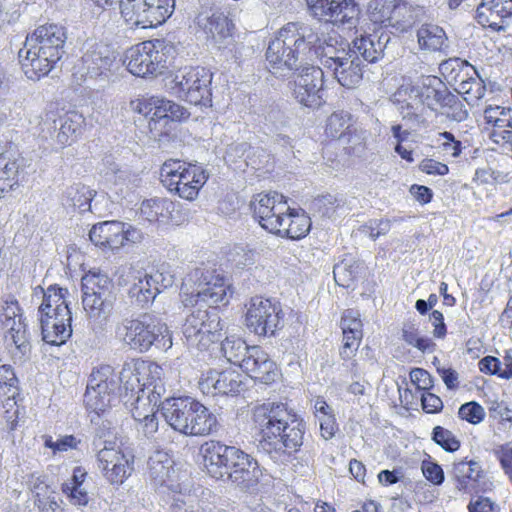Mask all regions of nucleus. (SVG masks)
I'll use <instances>...</instances> for the list:
<instances>
[{"instance_id":"obj_19","label":"nucleus","mask_w":512,"mask_h":512,"mask_svg":"<svg viewBox=\"0 0 512 512\" xmlns=\"http://www.w3.org/2000/svg\"><path fill=\"white\" fill-rule=\"evenodd\" d=\"M29 161L12 144L0 145V198L22 185L29 175Z\"/></svg>"},{"instance_id":"obj_27","label":"nucleus","mask_w":512,"mask_h":512,"mask_svg":"<svg viewBox=\"0 0 512 512\" xmlns=\"http://www.w3.org/2000/svg\"><path fill=\"white\" fill-rule=\"evenodd\" d=\"M42 339L45 343L60 346L72 335V313L69 307L58 308V312L40 315Z\"/></svg>"},{"instance_id":"obj_7","label":"nucleus","mask_w":512,"mask_h":512,"mask_svg":"<svg viewBox=\"0 0 512 512\" xmlns=\"http://www.w3.org/2000/svg\"><path fill=\"white\" fill-rule=\"evenodd\" d=\"M124 341L131 349L146 352L152 347L168 350L172 347V337L167 325L158 317L145 313L137 319H124Z\"/></svg>"},{"instance_id":"obj_40","label":"nucleus","mask_w":512,"mask_h":512,"mask_svg":"<svg viewBox=\"0 0 512 512\" xmlns=\"http://www.w3.org/2000/svg\"><path fill=\"white\" fill-rule=\"evenodd\" d=\"M106 412L94 413L91 417V424L94 426V438L92 441V450L97 455L100 449L118 448L116 442V432L113 423L103 418Z\"/></svg>"},{"instance_id":"obj_21","label":"nucleus","mask_w":512,"mask_h":512,"mask_svg":"<svg viewBox=\"0 0 512 512\" xmlns=\"http://www.w3.org/2000/svg\"><path fill=\"white\" fill-rule=\"evenodd\" d=\"M143 106L144 110L141 108L139 111L150 115L149 129L154 138L167 135L161 127L166 126L169 121L181 122L190 117V112L185 107L163 97L152 96Z\"/></svg>"},{"instance_id":"obj_37","label":"nucleus","mask_w":512,"mask_h":512,"mask_svg":"<svg viewBox=\"0 0 512 512\" xmlns=\"http://www.w3.org/2000/svg\"><path fill=\"white\" fill-rule=\"evenodd\" d=\"M97 193L81 183L68 186L62 193L61 203L65 207L78 209L80 213L98 212V199L94 200Z\"/></svg>"},{"instance_id":"obj_45","label":"nucleus","mask_w":512,"mask_h":512,"mask_svg":"<svg viewBox=\"0 0 512 512\" xmlns=\"http://www.w3.org/2000/svg\"><path fill=\"white\" fill-rule=\"evenodd\" d=\"M40 290L42 293V303L39 306L38 313L40 315L56 313L58 308L69 307L66 300L68 290L57 284L50 285L46 290L38 286L35 291Z\"/></svg>"},{"instance_id":"obj_46","label":"nucleus","mask_w":512,"mask_h":512,"mask_svg":"<svg viewBox=\"0 0 512 512\" xmlns=\"http://www.w3.org/2000/svg\"><path fill=\"white\" fill-rule=\"evenodd\" d=\"M120 13L131 27H147V0H120Z\"/></svg>"},{"instance_id":"obj_14","label":"nucleus","mask_w":512,"mask_h":512,"mask_svg":"<svg viewBox=\"0 0 512 512\" xmlns=\"http://www.w3.org/2000/svg\"><path fill=\"white\" fill-rule=\"evenodd\" d=\"M196 22L227 58L237 61L242 57L244 45L235 41L232 33L234 24L223 12H201L196 17Z\"/></svg>"},{"instance_id":"obj_60","label":"nucleus","mask_w":512,"mask_h":512,"mask_svg":"<svg viewBox=\"0 0 512 512\" xmlns=\"http://www.w3.org/2000/svg\"><path fill=\"white\" fill-rule=\"evenodd\" d=\"M458 416L470 424H479L485 418L484 408L476 401L462 404L458 410Z\"/></svg>"},{"instance_id":"obj_9","label":"nucleus","mask_w":512,"mask_h":512,"mask_svg":"<svg viewBox=\"0 0 512 512\" xmlns=\"http://www.w3.org/2000/svg\"><path fill=\"white\" fill-rule=\"evenodd\" d=\"M160 179L165 188L185 200L195 199L208 179L202 166L169 159L160 169Z\"/></svg>"},{"instance_id":"obj_38","label":"nucleus","mask_w":512,"mask_h":512,"mask_svg":"<svg viewBox=\"0 0 512 512\" xmlns=\"http://www.w3.org/2000/svg\"><path fill=\"white\" fill-rule=\"evenodd\" d=\"M419 50L424 53H447L448 37L445 30L436 24H422L416 33Z\"/></svg>"},{"instance_id":"obj_29","label":"nucleus","mask_w":512,"mask_h":512,"mask_svg":"<svg viewBox=\"0 0 512 512\" xmlns=\"http://www.w3.org/2000/svg\"><path fill=\"white\" fill-rule=\"evenodd\" d=\"M391 101L397 106L404 121L418 127L425 123V118L420 112L424 103H422L419 83L400 86L393 94Z\"/></svg>"},{"instance_id":"obj_42","label":"nucleus","mask_w":512,"mask_h":512,"mask_svg":"<svg viewBox=\"0 0 512 512\" xmlns=\"http://www.w3.org/2000/svg\"><path fill=\"white\" fill-rule=\"evenodd\" d=\"M484 119L487 124L495 127L494 135L501 137L512 145V112L511 109L501 106H489L484 110Z\"/></svg>"},{"instance_id":"obj_32","label":"nucleus","mask_w":512,"mask_h":512,"mask_svg":"<svg viewBox=\"0 0 512 512\" xmlns=\"http://www.w3.org/2000/svg\"><path fill=\"white\" fill-rule=\"evenodd\" d=\"M248 376L262 384H272L279 376L277 364L260 347L252 346L241 368Z\"/></svg>"},{"instance_id":"obj_26","label":"nucleus","mask_w":512,"mask_h":512,"mask_svg":"<svg viewBox=\"0 0 512 512\" xmlns=\"http://www.w3.org/2000/svg\"><path fill=\"white\" fill-rule=\"evenodd\" d=\"M199 386L204 394L236 396L244 390L245 383L242 374L234 369H209L203 374Z\"/></svg>"},{"instance_id":"obj_28","label":"nucleus","mask_w":512,"mask_h":512,"mask_svg":"<svg viewBox=\"0 0 512 512\" xmlns=\"http://www.w3.org/2000/svg\"><path fill=\"white\" fill-rule=\"evenodd\" d=\"M174 284V275L170 272L157 270L152 274H146L129 289V297L141 308L154 301L157 294Z\"/></svg>"},{"instance_id":"obj_55","label":"nucleus","mask_w":512,"mask_h":512,"mask_svg":"<svg viewBox=\"0 0 512 512\" xmlns=\"http://www.w3.org/2000/svg\"><path fill=\"white\" fill-rule=\"evenodd\" d=\"M134 420L138 433H141L147 439H152L159 429L157 410L149 414H141V411H136Z\"/></svg>"},{"instance_id":"obj_63","label":"nucleus","mask_w":512,"mask_h":512,"mask_svg":"<svg viewBox=\"0 0 512 512\" xmlns=\"http://www.w3.org/2000/svg\"><path fill=\"white\" fill-rule=\"evenodd\" d=\"M61 490L74 506L84 507L89 503V495L84 487L62 485Z\"/></svg>"},{"instance_id":"obj_43","label":"nucleus","mask_w":512,"mask_h":512,"mask_svg":"<svg viewBox=\"0 0 512 512\" xmlns=\"http://www.w3.org/2000/svg\"><path fill=\"white\" fill-rule=\"evenodd\" d=\"M311 228V220L305 213H297L290 208L283 225L274 234L289 239H301L307 235Z\"/></svg>"},{"instance_id":"obj_5","label":"nucleus","mask_w":512,"mask_h":512,"mask_svg":"<svg viewBox=\"0 0 512 512\" xmlns=\"http://www.w3.org/2000/svg\"><path fill=\"white\" fill-rule=\"evenodd\" d=\"M166 423L185 436H206L217 432V417L192 397L167 398L161 402Z\"/></svg>"},{"instance_id":"obj_1","label":"nucleus","mask_w":512,"mask_h":512,"mask_svg":"<svg viewBox=\"0 0 512 512\" xmlns=\"http://www.w3.org/2000/svg\"><path fill=\"white\" fill-rule=\"evenodd\" d=\"M190 278L198 288L186 301L197 309L186 318L183 335L188 346L205 350L219 340L223 326L217 307L229 303L232 289L224 275L205 267L195 268Z\"/></svg>"},{"instance_id":"obj_58","label":"nucleus","mask_w":512,"mask_h":512,"mask_svg":"<svg viewBox=\"0 0 512 512\" xmlns=\"http://www.w3.org/2000/svg\"><path fill=\"white\" fill-rule=\"evenodd\" d=\"M27 485L32 494V500L55 493L54 489L49 484L48 476L44 474L32 473L28 477Z\"/></svg>"},{"instance_id":"obj_53","label":"nucleus","mask_w":512,"mask_h":512,"mask_svg":"<svg viewBox=\"0 0 512 512\" xmlns=\"http://www.w3.org/2000/svg\"><path fill=\"white\" fill-rule=\"evenodd\" d=\"M359 267L354 258H342L333 268L335 281L338 285L349 286L357 274L356 269Z\"/></svg>"},{"instance_id":"obj_16","label":"nucleus","mask_w":512,"mask_h":512,"mask_svg":"<svg viewBox=\"0 0 512 512\" xmlns=\"http://www.w3.org/2000/svg\"><path fill=\"white\" fill-rule=\"evenodd\" d=\"M91 242L102 252H117L121 247L129 246L141 240L138 229L120 221H104L92 226L89 232Z\"/></svg>"},{"instance_id":"obj_11","label":"nucleus","mask_w":512,"mask_h":512,"mask_svg":"<svg viewBox=\"0 0 512 512\" xmlns=\"http://www.w3.org/2000/svg\"><path fill=\"white\" fill-rule=\"evenodd\" d=\"M116 293L107 275H86L82 279V305L90 318L106 322L112 314Z\"/></svg>"},{"instance_id":"obj_12","label":"nucleus","mask_w":512,"mask_h":512,"mask_svg":"<svg viewBox=\"0 0 512 512\" xmlns=\"http://www.w3.org/2000/svg\"><path fill=\"white\" fill-rule=\"evenodd\" d=\"M320 64L332 72L338 83L345 88L357 87L363 79V61L356 54L345 49H336L332 45L324 46L318 57Z\"/></svg>"},{"instance_id":"obj_50","label":"nucleus","mask_w":512,"mask_h":512,"mask_svg":"<svg viewBox=\"0 0 512 512\" xmlns=\"http://www.w3.org/2000/svg\"><path fill=\"white\" fill-rule=\"evenodd\" d=\"M147 27L163 24L174 12L175 0H147Z\"/></svg>"},{"instance_id":"obj_25","label":"nucleus","mask_w":512,"mask_h":512,"mask_svg":"<svg viewBox=\"0 0 512 512\" xmlns=\"http://www.w3.org/2000/svg\"><path fill=\"white\" fill-rule=\"evenodd\" d=\"M122 375L125 379L123 388L121 389V402L130 410L132 417L136 411L141 414H149L156 411V397L146 396L137 374H134L130 364L125 363L122 368Z\"/></svg>"},{"instance_id":"obj_34","label":"nucleus","mask_w":512,"mask_h":512,"mask_svg":"<svg viewBox=\"0 0 512 512\" xmlns=\"http://www.w3.org/2000/svg\"><path fill=\"white\" fill-rule=\"evenodd\" d=\"M15 310H20L17 303L12 307L9 306L5 310V327L15 345V351L12 353L14 363H22L28 359L31 351V345L28 339L27 324L22 315H16Z\"/></svg>"},{"instance_id":"obj_6","label":"nucleus","mask_w":512,"mask_h":512,"mask_svg":"<svg viewBox=\"0 0 512 512\" xmlns=\"http://www.w3.org/2000/svg\"><path fill=\"white\" fill-rule=\"evenodd\" d=\"M177 54V47L171 41L154 39L129 48L125 53L124 64L134 76H157L173 64Z\"/></svg>"},{"instance_id":"obj_54","label":"nucleus","mask_w":512,"mask_h":512,"mask_svg":"<svg viewBox=\"0 0 512 512\" xmlns=\"http://www.w3.org/2000/svg\"><path fill=\"white\" fill-rule=\"evenodd\" d=\"M18 379L10 365L0 366V397L14 398L18 392Z\"/></svg>"},{"instance_id":"obj_15","label":"nucleus","mask_w":512,"mask_h":512,"mask_svg":"<svg viewBox=\"0 0 512 512\" xmlns=\"http://www.w3.org/2000/svg\"><path fill=\"white\" fill-rule=\"evenodd\" d=\"M84 122L85 118L77 111L60 114L57 110H49L41 116L38 131L42 138H54L60 147H65L76 140Z\"/></svg>"},{"instance_id":"obj_59","label":"nucleus","mask_w":512,"mask_h":512,"mask_svg":"<svg viewBox=\"0 0 512 512\" xmlns=\"http://www.w3.org/2000/svg\"><path fill=\"white\" fill-rule=\"evenodd\" d=\"M421 471L425 479L434 486H440L445 481V472L442 466L431 458L422 461Z\"/></svg>"},{"instance_id":"obj_62","label":"nucleus","mask_w":512,"mask_h":512,"mask_svg":"<svg viewBox=\"0 0 512 512\" xmlns=\"http://www.w3.org/2000/svg\"><path fill=\"white\" fill-rule=\"evenodd\" d=\"M391 229V223L387 219L370 220L361 227L360 231L367 235L371 240H376L381 235L387 234Z\"/></svg>"},{"instance_id":"obj_44","label":"nucleus","mask_w":512,"mask_h":512,"mask_svg":"<svg viewBox=\"0 0 512 512\" xmlns=\"http://www.w3.org/2000/svg\"><path fill=\"white\" fill-rule=\"evenodd\" d=\"M173 210L172 201L166 198H152L142 202L140 214L148 222H167Z\"/></svg>"},{"instance_id":"obj_17","label":"nucleus","mask_w":512,"mask_h":512,"mask_svg":"<svg viewBox=\"0 0 512 512\" xmlns=\"http://www.w3.org/2000/svg\"><path fill=\"white\" fill-rule=\"evenodd\" d=\"M283 311L279 303L255 297L250 301L245 321L247 328L259 336H274L282 325Z\"/></svg>"},{"instance_id":"obj_10","label":"nucleus","mask_w":512,"mask_h":512,"mask_svg":"<svg viewBox=\"0 0 512 512\" xmlns=\"http://www.w3.org/2000/svg\"><path fill=\"white\" fill-rule=\"evenodd\" d=\"M212 72L200 66H185L178 69L170 81L169 89L181 100L195 106H211Z\"/></svg>"},{"instance_id":"obj_3","label":"nucleus","mask_w":512,"mask_h":512,"mask_svg":"<svg viewBox=\"0 0 512 512\" xmlns=\"http://www.w3.org/2000/svg\"><path fill=\"white\" fill-rule=\"evenodd\" d=\"M322 39L311 27L288 23L278 32L266 51L270 72L284 77L320 56Z\"/></svg>"},{"instance_id":"obj_8","label":"nucleus","mask_w":512,"mask_h":512,"mask_svg":"<svg viewBox=\"0 0 512 512\" xmlns=\"http://www.w3.org/2000/svg\"><path fill=\"white\" fill-rule=\"evenodd\" d=\"M122 371L117 375L110 365H101L92 370L84 394V403L92 413L107 412V408L121 401V389L125 383Z\"/></svg>"},{"instance_id":"obj_24","label":"nucleus","mask_w":512,"mask_h":512,"mask_svg":"<svg viewBox=\"0 0 512 512\" xmlns=\"http://www.w3.org/2000/svg\"><path fill=\"white\" fill-rule=\"evenodd\" d=\"M96 458L104 478L115 487L121 486L134 469V457L126 455L119 447L97 450Z\"/></svg>"},{"instance_id":"obj_35","label":"nucleus","mask_w":512,"mask_h":512,"mask_svg":"<svg viewBox=\"0 0 512 512\" xmlns=\"http://www.w3.org/2000/svg\"><path fill=\"white\" fill-rule=\"evenodd\" d=\"M512 17V0H482L476 9V20L494 31L504 30Z\"/></svg>"},{"instance_id":"obj_51","label":"nucleus","mask_w":512,"mask_h":512,"mask_svg":"<svg viewBox=\"0 0 512 512\" xmlns=\"http://www.w3.org/2000/svg\"><path fill=\"white\" fill-rule=\"evenodd\" d=\"M438 111L448 120L457 123L465 121L469 115L459 96L452 92L446 97Z\"/></svg>"},{"instance_id":"obj_2","label":"nucleus","mask_w":512,"mask_h":512,"mask_svg":"<svg viewBox=\"0 0 512 512\" xmlns=\"http://www.w3.org/2000/svg\"><path fill=\"white\" fill-rule=\"evenodd\" d=\"M254 420L259 429L257 452L274 463H286L301 450L306 422L287 404L268 402L256 408Z\"/></svg>"},{"instance_id":"obj_36","label":"nucleus","mask_w":512,"mask_h":512,"mask_svg":"<svg viewBox=\"0 0 512 512\" xmlns=\"http://www.w3.org/2000/svg\"><path fill=\"white\" fill-rule=\"evenodd\" d=\"M447 474L458 491L468 492L482 478L483 469L479 461L464 458L454 461L447 469Z\"/></svg>"},{"instance_id":"obj_52","label":"nucleus","mask_w":512,"mask_h":512,"mask_svg":"<svg viewBox=\"0 0 512 512\" xmlns=\"http://www.w3.org/2000/svg\"><path fill=\"white\" fill-rule=\"evenodd\" d=\"M435 141L437 148L443 154V156L456 159L462 154V142L456 139L452 132H439Z\"/></svg>"},{"instance_id":"obj_13","label":"nucleus","mask_w":512,"mask_h":512,"mask_svg":"<svg viewBox=\"0 0 512 512\" xmlns=\"http://www.w3.org/2000/svg\"><path fill=\"white\" fill-rule=\"evenodd\" d=\"M115 62L116 53L110 45L89 39L83 44L81 59L75 66V75L84 81H106L112 75Z\"/></svg>"},{"instance_id":"obj_31","label":"nucleus","mask_w":512,"mask_h":512,"mask_svg":"<svg viewBox=\"0 0 512 512\" xmlns=\"http://www.w3.org/2000/svg\"><path fill=\"white\" fill-rule=\"evenodd\" d=\"M234 461V466L229 471L227 481H230L242 491L252 492L256 490L261 477L263 476L262 468L258 461L250 454L242 449Z\"/></svg>"},{"instance_id":"obj_39","label":"nucleus","mask_w":512,"mask_h":512,"mask_svg":"<svg viewBox=\"0 0 512 512\" xmlns=\"http://www.w3.org/2000/svg\"><path fill=\"white\" fill-rule=\"evenodd\" d=\"M174 461L163 451H156L148 460V479L155 488L168 487L174 474Z\"/></svg>"},{"instance_id":"obj_20","label":"nucleus","mask_w":512,"mask_h":512,"mask_svg":"<svg viewBox=\"0 0 512 512\" xmlns=\"http://www.w3.org/2000/svg\"><path fill=\"white\" fill-rule=\"evenodd\" d=\"M323 85L324 71L308 62L300 67V72L294 79L293 95L301 105L318 108L324 103Z\"/></svg>"},{"instance_id":"obj_48","label":"nucleus","mask_w":512,"mask_h":512,"mask_svg":"<svg viewBox=\"0 0 512 512\" xmlns=\"http://www.w3.org/2000/svg\"><path fill=\"white\" fill-rule=\"evenodd\" d=\"M249 346L243 339L230 336L221 342V352L228 362L242 368L246 356L250 354Z\"/></svg>"},{"instance_id":"obj_57","label":"nucleus","mask_w":512,"mask_h":512,"mask_svg":"<svg viewBox=\"0 0 512 512\" xmlns=\"http://www.w3.org/2000/svg\"><path fill=\"white\" fill-rule=\"evenodd\" d=\"M431 439L444 451L453 453L460 448V441L448 429L435 426L431 433Z\"/></svg>"},{"instance_id":"obj_56","label":"nucleus","mask_w":512,"mask_h":512,"mask_svg":"<svg viewBox=\"0 0 512 512\" xmlns=\"http://www.w3.org/2000/svg\"><path fill=\"white\" fill-rule=\"evenodd\" d=\"M349 128V115L343 112H334L327 119L325 133L327 137L340 139Z\"/></svg>"},{"instance_id":"obj_49","label":"nucleus","mask_w":512,"mask_h":512,"mask_svg":"<svg viewBox=\"0 0 512 512\" xmlns=\"http://www.w3.org/2000/svg\"><path fill=\"white\" fill-rule=\"evenodd\" d=\"M439 70L446 81L456 87L470 72H474V66L460 58H450L440 64Z\"/></svg>"},{"instance_id":"obj_30","label":"nucleus","mask_w":512,"mask_h":512,"mask_svg":"<svg viewBox=\"0 0 512 512\" xmlns=\"http://www.w3.org/2000/svg\"><path fill=\"white\" fill-rule=\"evenodd\" d=\"M390 40V34L381 27L373 33H363L355 37L349 49L363 62L376 63L383 58Z\"/></svg>"},{"instance_id":"obj_61","label":"nucleus","mask_w":512,"mask_h":512,"mask_svg":"<svg viewBox=\"0 0 512 512\" xmlns=\"http://www.w3.org/2000/svg\"><path fill=\"white\" fill-rule=\"evenodd\" d=\"M409 377L416 386V390L421 393L431 391L434 388L433 376L423 368H413L409 373Z\"/></svg>"},{"instance_id":"obj_33","label":"nucleus","mask_w":512,"mask_h":512,"mask_svg":"<svg viewBox=\"0 0 512 512\" xmlns=\"http://www.w3.org/2000/svg\"><path fill=\"white\" fill-rule=\"evenodd\" d=\"M363 324L360 313L354 309H346L341 317L340 328L343 334V345L340 347L339 355L342 360H352L358 351L363 338Z\"/></svg>"},{"instance_id":"obj_18","label":"nucleus","mask_w":512,"mask_h":512,"mask_svg":"<svg viewBox=\"0 0 512 512\" xmlns=\"http://www.w3.org/2000/svg\"><path fill=\"white\" fill-rule=\"evenodd\" d=\"M312 17L334 25L356 27L360 8L354 0H306Z\"/></svg>"},{"instance_id":"obj_4","label":"nucleus","mask_w":512,"mask_h":512,"mask_svg":"<svg viewBox=\"0 0 512 512\" xmlns=\"http://www.w3.org/2000/svg\"><path fill=\"white\" fill-rule=\"evenodd\" d=\"M67 40L66 29L58 24H46L28 34L18 57L22 70L30 80L48 75L62 58Z\"/></svg>"},{"instance_id":"obj_23","label":"nucleus","mask_w":512,"mask_h":512,"mask_svg":"<svg viewBox=\"0 0 512 512\" xmlns=\"http://www.w3.org/2000/svg\"><path fill=\"white\" fill-rule=\"evenodd\" d=\"M240 448L229 446L219 441H210L202 446L205 467L209 475L215 479L226 481L229 471L238 460Z\"/></svg>"},{"instance_id":"obj_64","label":"nucleus","mask_w":512,"mask_h":512,"mask_svg":"<svg viewBox=\"0 0 512 512\" xmlns=\"http://www.w3.org/2000/svg\"><path fill=\"white\" fill-rule=\"evenodd\" d=\"M420 400L423 411L428 414L440 413L444 406L442 399L431 391L422 392Z\"/></svg>"},{"instance_id":"obj_22","label":"nucleus","mask_w":512,"mask_h":512,"mask_svg":"<svg viewBox=\"0 0 512 512\" xmlns=\"http://www.w3.org/2000/svg\"><path fill=\"white\" fill-rule=\"evenodd\" d=\"M251 207L253 217L261 227L273 234L279 231L287 212L290 211L285 197L277 192L258 194Z\"/></svg>"},{"instance_id":"obj_47","label":"nucleus","mask_w":512,"mask_h":512,"mask_svg":"<svg viewBox=\"0 0 512 512\" xmlns=\"http://www.w3.org/2000/svg\"><path fill=\"white\" fill-rule=\"evenodd\" d=\"M455 90L458 94L463 96L464 100L469 105H475L484 97L486 93V86L474 68V72H470L464 80H461V82L455 87Z\"/></svg>"},{"instance_id":"obj_41","label":"nucleus","mask_w":512,"mask_h":512,"mask_svg":"<svg viewBox=\"0 0 512 512\" xmlns=\"http://www.w3.org/2000/svg\"><path fill=\"white\" fill-rule=\"evenodd\" d=\"M421 99L424 106L437 112L450 94L447 86L436 76H426L419 83Z\"/></svg>"}]
</instances>
